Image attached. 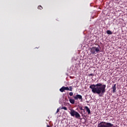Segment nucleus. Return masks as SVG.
<instances>
[{"mask_svg": "<svg viewBox=\"0 0 127 127\" xmlns=\"http://www.w3.org/2000/svg\"><path fill=\"white\" fill-rule=\"evenodd\" d=\"M106 84H103L101 83L96 84H92L89 86L90 89H91L93 94H97L99 97H103L106 93Z\"/></svg>", "mask_w": 127, "mask_h": 127, "instance_id": "nucleus-1", "label": "nucleus"}, {"mask_svg": "<svg viewBox=\"0 0 127 127\" xmlns=\"http://www.w3.org/2000/svg\"><path fill=\"white\" fill-rule=\"evenodd\" d=\"M73 98H74V100H83V98L82 97V95L80 94H76L75 95V94L73 96Z\"/></svg>", "mask_w": 127, "mask_h": 127, "instance_id": "nucleus-5", "label": "nucleus"}, {"mask_svg": "<svg viewBox=\"0 0 127 127\" xmlns=\"http://www.w3.org/2000/svg\"><path fill=\"white\" fill-rule=\"evenodd\" d=\"M68 99H70V98L68 97Z\"/></svg>", "mask_w": 127, "mask_h": 127, "instance_id": "nucleus-21", "label": "nucleus"}, {"mask_svg": "<svg viewBox=\"0 0 127 127\" xmlns=\"http://www.w3.org/2000/svg\"><path fill=\"white\" fill-rule=\"evenodd\" d=\"M68 90H69V87H65V86H63L61 89H60V91L62 93H63L64 91H68Z\"/></svg>", "mask_w": 127, "mask_h": 127, "instance_id": "nucleus-6", "label": "nucleus"}, {"mask_svg": "<svg viewBox=\"0 0 127 127\" xmlns=\"http://www.w3.org/2000/svg\"><path fill=\"white\" fill-rule=\"evenodd\" d=\"M100 49H101V47H100L99 45H97L96 47L91 48V53L92 54H95L96 52L99 53V52H100Z\"/></svg>", "mask_w": 127, "mask_h": 127, "instance_id": "nucleus-4", "label": "nucleus"}, {"mask_svg": "<svg viewBox=\"0 0 127 127\" xmlns=\"http://www.w3.org/2000/svg\"><path fill=\"white\" fill-rule=\"evenodd\" d=\"M106 33L110 35L113 34V32H112V31L109 30L106 31Z\"/></svg>", "mask_w": 127, "mask_h": 127, "instance_id": "nucleus-10", "label": "nucleus"}, {"mask_svg": "<svg viewBox=\"0 0 127 127\" xmlns=\"http://www.w3.org/2000/svg\"><path fill=\"white\" fill-rule=\"evenodd\" d=\"M97 127H116L111 123L101 122L98 124Z\"/></svg>", "mask_w": 127, "mask_h": 127, "instance_id": "nucleus-2", "label": "nucleus"}, {"mask_svg": "<svg viewBox=\"0 0 127 127\" xmlns=\"http://www.w3.org/2000/svg\"><path fill=\"white\" fill-rule=\"evenodd\" d=\"M68 88H69L68 91H70L71 92H72L73 90V87L72 86H69Z\"/></svg>", "mask_w": 127, "mask_h": 127, "instance_id": "nucleus-11", "label": "nucleus"}, {"mask_svg": "<svg viewBox=\"0 0 127 127\" xmlns=\"http://www.w3.org/2000/svg\"><path fill=\"white\" fill-rule=\"evenodd\" d=\"M73 92H70L69 93V96H70V97H72V96H73Z\"/></svg>", "mask_w": 127, "mask_h": 127, "instance_id": "nucleus-15", "label": "nucleus"}, {"mask_svg": "<svg viewBox=\"0 0 127 127\" xmlns=\"http://www.w3.org/2000/svg\"><path fill=\"white\" fill-rule=\"evenodd\" d=\"M83 111L84 114H86V111H85V109L82 110Z\"/></svg>", "mask_w": 127, "mask_h": 127, "instance_id": "nucleus-18", "label": "nucleus"}, {"mask_svg": "<svg viewBox=\"0 0 127 127\" xmlns=\"http://www.w3.org/2000/svg\"><path fill=\"white\" fill-rule=\"evenodd\" d=\"M111 89L113 90H112L113 93L117 92V84H113Z\"/></svg>", "mask_w": 127, "mask_h": 127, "instance_id": "nucleus-7", "label": "nucleus"}, {"mask_svg": "<svg viewBox=\"0 0 127 127\" xmlns=\"http://www.w3.org/2000/svg\"><path fill=\"white\" fill-rule=\"evenodd\" d=\"M88 76H94V73H90L88 75Z\"/></svg>", "mask_w": 127, "mask_h": 127, "instance_id": "nucleus-16", "label": "nucleus"}, {"mask_svg": "<svg viewBox=\"0 0 127 127\" xmlns=\"http://www.w3.org/2000/svg\"><path fill=\"white\" fill-rule=\"evenodd\" d=\"M80 114H81L82 115H83V112H81L80 113Z\"/></svg>", "mask_w": 127, "mask_h": 127, "instance_id": "nucleus-20", "label": "nucleus"}, {"mask_svg": "<svg viewBox=\"0 0 127 127\" xmlns=\"http://www.w3.org/2000/svg\"><path fill=\"white\" fill-rule=\"evenodd\" d=\"M69 110L70 111L69 114L71 117H75L76 119L81 120V115H80L79 113L74 110V109H70Z\"/></svg>", "mask_w": 127, "mask_h": 127, "instance_id": "nucleus-3", "label": "nucleus"}, {"mask_svg": "<svg viewBox=\"0 0 127 127\" xmlns=\"http://www.w3.org/2000/svg\"><path fill=\"white\" fill-rule=\"evenodd\" d=\"M60 111V109L58 108L57 111V113H58Z\"/></svg>", "mask_w": 127, "mask_h": 127, "instance_id": "nucleus-17", "label": "nucleus"}, {"mask_svg": "<svg viewBox=\"0 0 127 127\" xmlns=\"http://www.w3.org/2000/svg\"><path fill=\"white\" fill-rule=\"evenodd\" d=\"M62 110H64L65 111H67V107H64L61 108Z\"/></svg>", "mask_w": 127, "mask_h": 127, "instance_id": "nucleus-12", "label": "nucleus"}, {"mask_svg": "<svg viewBox=\"0 0 127 127\" xmlns=\"http://www.w3.org/2000/svg\"><path fill=\"white\" fill-rule=\"evenodd\" d=\"M38 8L39 9H42V8H43L42 6H38Z\"/></svg>", "mask_w": 127, "mask_h": 127, "instance_id": "nucleus-14", "label": "nucleus"}, {"mask_svg": "<svg viewBox=\"0 0 127 127\" xmlns=\"http://www.w3.org/2000/svg\"><path fill=\"white\" fill-rule=\"evenodd\" d=\"M47 127H50V126L47 125Z\"/></svg>", "mask_w": 127, "mask_h": 127, "instance_id": "nucleus-19", "label": "nucleus"}, {"mask_svg": "<svg viewBox=\"0 0 127 127\" xmlns=\"http://www.w3.org/2000/svg\"><path fill=\"white\" fill-rule=\"evenodd\" d=\"M69 101L70 104H75V99H69Z\"/></svg>", "mask_w": 127, "mask_h": 127, "instance_id": "nucleus-9", "label": "nucleus"}, {"mask_svg": "<svg viewBox=\"0 0 127 127\" xmlns=\"http://www.w3.org/2000/svg\"><path fill=\"white\" fill-rule=\"evenodd\" d=\"M84 109H85V110H86V111L87 112V114L88 115H90L91 114V110H90V108H89V107H88V106H85Z\"/></svg>", "mask_w": 127, "mask_h": 127, "instance_id": "nucleus-8", "label": "nucleus"}, {"mask_svg": "<svg viewBox=\"0 0 127 127\" xmlns=\"http://www.w3.org/2000/svg\"><path fill=\"white\" fill-rule=\"evenodd\" d=\"M79 109L80 110V111H83V110H84L82 106H79Z\"/></svg>", "mask_w": 127, "mask_h": 127, "instance_id": "nucleus-13", "label": "nucleus"}]
</instances>
